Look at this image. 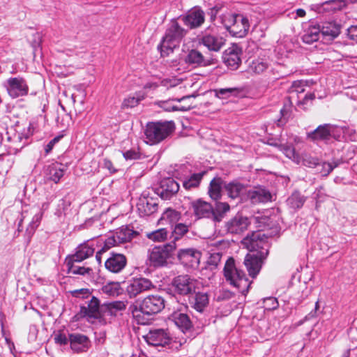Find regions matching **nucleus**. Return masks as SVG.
I'll list each match as a JSON object with an SVG mask.
<instances>
[{
	"instance_id": "nucleus-49",
	"label": "nucleus",
	"mask_w": 357,
	"mask_h": 357,
	"mask_svg": "<svg viewBox=\"0 0 357 357\" xmlns=\"http://www.w3.org/2000/svg\"><path fill=\"white\" fill-rule=\"evenodd\" d=\"M188 231L187 225L179 223L176 225L174 231H173V236L174 240L178 239L180 237L183 236L185 234H186Z\"/></svg>"
},
{
	"instance_id": "nucleus-16",
	"label": "nucleus",
	"mask_w": 357,
	"mask_h": 357,
	"mask_svg": "<svg viewBox=\"0 0 357 357\" xmlns=\"http://www.w3.org/2000/svg\"><path fill=\"white\" fill-rule=\"evenodd\" d=\"M179 190L178 183L172 178L168 177L163 178L160 182V185L157 188V194L162 199H170L174 196Z\"/></svg>"
},
{
	"instance_id": "nucleus-53",
	"label": "nucleus",
	"mask_w": 357,
	"mask_h": 357,
	"mask_svg": "<svg viewBox=\"0 0 357 357\" xmlns=\"http://www.w3.org/2000/svg\"><path fill=\"white\" fill-rule=\"evenodd\" d=\"M70 293L73 297L81 298H87L91 295L90 290L86 288L75 289L72 291Z\"/></svg>"
},
{
	"instance_id": "nucleus-14",
	"label": "nucleus",
	"mask_w": 357,
	"mask_h": 357,
	"mask_svg": "<svg viewBox=\"0 0 357 357\" xmlns=\"http://www.w3.org/2000/svg\"><path fill=\"white\" fill-rule=\"evenodd\" d=\"M143 337L148 344L153 347H165L172 340L169 333L162 328L151 329Z\"/></svg>"
},
{
	"instance_id": "nucleus-2",
	"label": "nucleus",
	"mask_w": 357,
	"mask_h": 357,
	"mask_svg": "<svg viewBox=\"0 0 357 357\" xmlns=\"http://www.w3.org/2000/svg\"><path fill=\"white\" fill-rule=\"evenodd\" d=\"M190 208L197 219L208 218L214 222H221L230 210L226 202H217L213 208L210 203L200 199L191 202Z\"/></svg>"
},
{
	"instance_id": "nucleus-54",
	"label": "nucleus",
	"mask_w": 357,
	"mask_h": 357,
	"mask_svg": "<svg viewBox=\"0 0 357 357\" xmlns=\"http://www.w3.org/2000/svg\"><path fill=\"white\" fill-rule=\"evenodd\" d=\"M343 139L350 140L351 142H356L357 133L356 130L345 126Z\"/></svg>"
},
{
	"instance_id": "nucleus-31",
	"label": "nucleus",
	"mask_w": 357,
	"mask_h": 357,
	"mask_svg": "<svg viewBox=\"0 0 357 357\" xmlns=\"http://www.w3.org/2000/svg\"><path fill=\"white\" fill-rule=\"evenodd\" d=\"M224 188L228 197L233 199L239 197L245 192V185L236 181L225 183Z\"/></svg>"
},
{
	"instance_id": "nucleus-43",
	"label": "nucleus",
	"mask_w": 357,
	"mask_h": 357,
	"mask_svg": "<svg viewBox=\"0 0 357 357\" xmlns=\"http://www.w3.org/2000/svg\"><path fill=\"white\" fill-rule=\"evenodd\" d=\"M346 6L344 0H330L323 3V7L325 10L335 11L342 9Z\"/></svg>"
},
{
	"instance_id": "nucleus-56",
	"label": "nucleus",
	"mask_w": 357,
	"mask_h": 357,
	"mask_svg": "<svg viewBox=\"0 0 357 357\" xmlns=\"http://www.w3.org/2000/svg\"><path fill=\"white\" fill-rule=\"evenodd\" d=\"M43 213H37L36 214L32 220V222L29 224L28 230L30 229L31 232H34L37 227L38 226L40 220L42 218Z\"/></svg>"
},
{
	"instance_id": "nucleus-24",
	"label": "nucleus",
	"mask_w": 357,
	"mask_h": 357,
	"mask_svg": "<svg viewBox=\"0 0 357 357\" xmlns=\"http://www.w3.org/2000/svg\"><path fill=\"white\" fill-rule=\"evenodd\" d=\"M137 209L142 216H147L156 212L158 204L153 198H141L137 204Z\"/></svg>"
},
{
	"instance_id": "nucleus-41",
	"label": "nucleus",
	"mask_w": 357,
	"mask_h": 357,
	"mask_svg": "<svg viewBox=\"0 0 357 357\" xmlns=\"http://www.w3.org/2000/svg\"><path fill=\"white\" fill-rule=\"evenodd\" d=\"M57 126L63 130H66L73 123V118L70 113H59L56 116Z\"/></svg>"
},
{
	"instance_id": "nucleus-4",
	"label": "nucleus",
	"mask_w": 357,
	"mask_h": 357,
	"mask_svg": "<svg viewBox=\"0 0 357 357\" xmlns=\"http://www.w3.org/2000/svg\"><path fill=\"white\" fill-rule=\"evenodd\" d=\"M187 31L181 27L176 20L170 21L158 49L162 56H168L174 50L178 47Z\"/></svg>"
},
{
	"instance_id": "nucleus-62",
	"label": "nucleus",
	"mask_w": 357,
	"mask_h": 357,
	"mask_svg": "<svg viewBox=\"0 0 357 357\" xmlns=\"http://www.w3.org/2000/svg\"><path fill=\"white\" fill-rule=\"evenodd\" d=\"M103 167L108 169L110 173L116 172V169L113 167V164L109 159L105 158L103 160Z\"/></svg>"
},
{
	"instance_id": "nucleus-8",
	"label": "nucleus",
	"mask_w": 357,
	"mask_h": 357,
	"mask_svg": "<svg viewBox=\"0 0 357 357\" xmlns=\"http://www.w3.org/2000/svg\"><path fill=\"white\" fill-rule=\"evenodd\" d=\"M176 243L172 241L163 246H155L149 252L148 259L151 266L154 267L163 266L167 264V259L176 249Z\"/></svg>"
},
{
	"instance_id": "nucleus-22",
	"label": "nucleus",
	"mask_w": 357,
	"mask_h": 357,
	"mask_svg": "<svg viewBox=\"0 0 357 357\" xmlns=\"http://www.w3.org/2000/svg\"><path fill=\"white\" fill-rule=\"evenodd\" d=\"M177 257L181 263L184 265L195 266L199 263L201 253L192 248L183 249L178 252Z\"/></svg>"
},
{
	"instance_id": "nucleus-59",
	"label": "nucleus",
	"mask_w": 357,
	"mask_h": 357,
	"mask_svg": "<svg viewBox=\"0 0 357 357\" xmlns=\"http://www.w3.org/2000/svg\"><path fill=\"white\" fill-rule=\"evenodd\" d=\"M54 341L60 345H66L69 342V337L68 338L65 334L59 333L54 336Z\"/></svg>"
},
{
	"instance_id": "nucleus-26",
	"label": "nucleus",
	"mask_w": 357,
	"mask_h": 357,
	"mask_svg": "<svg viewBox=\"0 0 357 357\" xmlns=\"http://www.w3.org/2000/svg\"><path fill=\"white\" fill-rule=\"evenodd\" d=\"M189 302L192 308L199 312H203L208 305V296L206 293L197 292L190 295Z\"/></svg>"
},
{
	"instance_id": "nucleus-13",
	"label": "nucleus",
	"mask_w": 357,
	"mask_h": 357,
	"mask_svg": "<svg viewBox=\"0 0 357 357\" xmlns=\"http://www.w3.org/2000/svg\"><path fill=\"white\" fill-rule=\"evenodd\" d=\"M79 312L82 317H86L88 320L97 319L102 322V305H100V300L96 296H91L86 306H81Z\"/></svg>"
},
{
	"instance_id": "nucleus-35",
	"label": "nucleus",
	"mask_w": 357,
	"mask_h": 357,
	"mask_svg": "<svg viewBox=\"0 0 357 357\" xmlns=\"http://www.w3.org/2000/svg\"><path fill=\"white\" fill-rule=\"evenodd\" d=\"M222 180L220 177L214 178L211 182L208 188V195L213 199H218L221 196Z\"/></svg>"
},
{
	"instance_id": "nucleus-50",
	"label": "nucleus",
	"mask_w": 357,
	"mask_h": 357,
	"mask_svg": "<svg viewBox=\"0 0 357 357\" xmlns=\"http://www.w3.org/2000/svg\"><path fill=\"white\" fill-rule=\"evenodd\" d=\"M70 271L73 274H79V275H90L92 272V269L90 268H86L84 266H77L72 264L70 266Z\"/></svg>"
},
{
	"instance_id": "nucleus-51",
	"label": "nucleus",
	"mask_w": 357,
	"mask_h": 357,
	"mask_svg": "<svg viewBox=\"0 0 357 357\" xmlns=\"http://www.w3.org/2000/svg\"><path fill=\"white\" fill-rule=\"evenodd\" d=\"M303 162L304 165L309 167H315L319 165V160L307 154L303 155Z\"/></svg>"
},
{
	"instance_id": "nucleus-21",
	"label": "nucleus",
	"mask_w": 357,
	"mask_h": 357,
	"mask_svg": "<svg viewBox=\"0 0 357 357\" xmlns=\"http://www.w3.org/2000/svg\"><path fill=\"white\" fill-rule=\"evenodd\" d=\"M127 259L122 254L112 253L105 261V266L109 271L114 273H120L126 266Z\"/></svg>"
},
{
	"instance_id": "nucleus-39",
	"label": "nucleus",
	"mask_w": 357,
	"mask_h": 357,
	"mask_svg": "<svg viewBox=\"0 0 357 357\" xmlns=\"http://www.w3.org/2000/svg\"><path fill=\"white\" fill-rule=\"evenodd\" d=\"M287 204L292 208L297 209L303 206L305 202V197L299 192H295L287 199Z\"/></svg>"
},
{
	"instance_id": "nucleus-17",
	"label": "nucleus",
	"mask_w": 357,
	"mask_h": 357,
	"mask_svg": "<svg viewBox=\"0 0 357 357\" xmlns=\"http://www.w3.org/2000/svg\"><path fill=\"white\" fill-rule=\"evenodd\" d=\"M250 221L248 218L237 213L226 223V228L231 234H241L248 229Z\"/></svg>"
},
{
	"instance_id": "nucleus-60",
	"label": "nucleus",
	"mask_w": 357,
	"mask_h": 357,
	"mask_svg": "<svg viewBox=\"0 0 357 357\" xmlns=\"http://www.w3.org/2000/svg\"><path fill=\"white\" fill-rule=\"evenodd\" d=\"M119 245L117 243L114 234L112 236L108 237L105 241V245L102 248H105V252L108 250L111 247Z\"/></svg>"
},
{
	"instance_id": "nucleus-32",
	"label": "nucleus",
	"mask_w": 357,
	"mask_h": 357,
	"mask_svg": "<svg viewBox=\"0 0 357 357\" xmlns=\"http://www.w3.org/2000/svg\"><path fill=\"white\" fill-rule=\"evenodd\" d=\"M330 123L318 126L314 131L307 133V137L313 141L330 139Z\"/></svg>"
},
{
	"instance_id": "nucleus-23",
	"label": "nucleus",
	"mask_w": 357,
	"mask_h": 357,
	"mask_svg": "<svg viewBox=\"0 0 357 357\" xmlns=\"http://www.w3.org/2000/svg\"><path fill=\"white\" fill-rule=\"evenodd\" d=\"M126 308V305L123 301H116L102 304V322L106 324L105 317L109 316L111 318H114L117 315L119 311L124 310Z\"/></svg>"
},
{
	"instance_id": "nucleus-6",
	"label": "nucleus",
	"mask_w": 357,
	"mask_h": 357,
	"mask_svg": "<svg viewBox=\"0 0 357 357\" xmlns=\"http://www.w3.org/2000/svg\"><path fill=\"white\" fill-rule=\"evenodd\" d=\"M224 275L227 281L237 288L243 294H245L250 287V282L244 272L235 266L234 259L229 258L225 263Z\"/></svg>"
},
{
	"instance_id": "nucleus-7",
	"label": "nucleus",
	"mask_w": 357,
	"mask_h": 357,
	"mask_svg": "<svg viewBox=\"0 0 357 357\" xmlns=\"http://www.w3.org/2000/svg\"><path fill=\"white\" fill-rule=\"evenodd\" d=\"M222 24L231 35L245 37L250 28L248 19L240 14H227L222 17Z\"/></svg>"
},
{
	"instance_id": "nucleus-34",
	"label": "nucleus",
	"mask_w": 357,
	"mask_h": 357,
	"mask_svg": "<svg viewBox=\"0 0 357 357\" xmlns=\"http://www.w3.org/2000/svg\"><path fill=\"white\" fill-rule=\"evenodd\" d=\"M47 171L48 178L57 183L61 178L63 177L65 170L61 167V165L56 163L48 166Z\"/></svg>"
},
{
	"instance_id": "nucleus-47",
	"label": "nucleus",
	"mask_w": 357,
	"mask_h": 357,
	"mask_svg": "<svg viewBox=\"0 0 357 357\" xmlns=\"http://www.w3.org/2000/svg\"><path fill=\"white\" fill-rule=\"evenodd\" d=\"M345 126H338L330 124V138L333 137L337 140H342L344 137Z\"/></svg>"
},
{
	"instance_id": "nucleus-15",
	"label": "nucleus",
	"mask_w": 357,
	"mask_h": 357,
	"mask_svg": "<svg viewBox=\"0 0 357 357\" xmlns=\"http://www.w3.org/2000/svg\"><path fill=\"white\" fill-rule=\"evenodd\" d=\"M153 287L151 281L149 279L139 278L130 281L126 287V292L129 298H132L141 293L150 290Z\"/></svg>"
},
{
	"instance_id": "nucleus-44",
	"label": "nucleus",
	"mask_w": 357,
	"mask_h": 357,
	"mask_svg": "<svg viewBox=\"0 0 357 357\" xmlns=\"http://www.w3.org/2000/svg\"><path fill=\"white\" fill-rule=\"evenodd\" d=\"M114 236L119 244L130 241L132 238L131 231L128 228H121L114 234Z\"/></svg>"
},
{
	"instance_id": "nucleus-33",
	"label": "nucleus",
	"mask_w": 357,
	"mask_h": 357,
	"mask_svg": "<svg viewBox=\"0 0 357 357\" xmlns=\"http://www.w3.org/2000/svg\"><path fill=\"white\" fill-rule=\"evenodd\" d=\"M320 33L321 27L319 24L310 26L304 31V34L302 36L303 41L307 44L317 41L319 40Z\"/></svg>"
},
{
	"instance_id": "nucleus-38",
	"label": "nucleus",
	"mask_w": 357,
	"mask_h": 357,
	"mask_svg": "<svg viewBox=\"0 0 357 357\" xmlns=\"http://www.w3.org/2000/svg\"><path fill=\"white\" fill-rule=\"evenodd\" d=\"M181 218V214L174 209L167 208L162 213L160 222L164 224L166 222L170 225L176 223Z\"/></svg>"
},
{
	"instance_id": "nucleus-5",
	"label": "nucleus",
	"mask_w": 357,
	"mask_h": 357,
	"mask_svg": "<svg viewBox=\"0 0 357 357\" xmlns=\"http://www.w3.org/2000/svg\"><path fill=\"white\" fill-rule=\"evenodd\" d=\"M175 128L173 121L148 123L144 131L147 143L156 144L161 142L172 135Z\"/></svg>"
},
{
	"instance_id": "nucleus-19",
	"label": "nucleus",
	"mask_w": 357,
	"mask_h": 357,
	"mask_svg": "<svg viewBox=\"0 0 357 357\" xmlns=\"http://www.w3.org/2000/svg\"><path fill=\"white\" fill-rule=\"evenodd\" d=\"M69 342L71 349L77 353L86 351L91 347V341L89 337L80 333L70 334Z\"/></svg>"
},
{
	"instance_id": "nucleus-10",
	"label": "nucleus",
	"mask_w": 357,
	"mask_h": 357,
	"mask_svg": "<svg viewBox=\"0 0 357 357\" xmlns=\"http://www.w3.org/2000/svg\"><path fill=\"white\" fill-rule=\"evenodd\" d=\"M307 86H308V81L307 80H296L293 82L289 89V100L291 104L294 102L297 105H307L308 102L315 98V95L313 93H307L303 97H301V95L303 94L305 90V87Z\"/></svg>"
},
{
	"instance_id": "nucleus-52",
	"label": "nucleus",
	"mask_w": 357,
	"mask_h": 357,
	"mask_svg": "<svg viewBox=\"0 0 357 357\" xmlns=\"http://www.w3.org/2000/svg\"><path fill=\"white\" fill-rule=\"evenodd\" d=\"M280 151L289 158H295L296 153L291 145L282 144L279 146Z\"/></svg>"
},
{
	"instance_id": "nucleus-29",
	"label": "nucleus",
	"mask_w": 357,
	"mask_h": 357,
	"mask_svg": "<svg viewBox=\"0 0 357 357\" xmlns=\"http://www.w3.org/2000/svg\"><path fill=\"white\" fill-rule=\"evenodd\" d=\"M321 33L329 40L337 37L340 33V25L335 22H325L320 25Z\"/></svg>"
},
{
	"instance_id": "nucleus-18",
	"label": "nucleus",
	"mask_w": 357,
	"mask_h": 357,
	"mask_svg": "<svg viewBox=\"0 0 357 357\" xmlns=\"http://www.w3.org/2000/svg\"><path fill=\"white\" fill-rule=\"evenodd\" d=\"M241 50L237 45H233L224 52L223 61L231 70H236L241 63Z\"/></svg>"
},
{
	"instance_id": "nucleus-28",
	"label": "nucleus",
	"mask_w": 357,
	"mask_h": 357,
	"mask_svg": "<svg viewBox=\"0 0 357 357\" xmlns=\"http://www.w3.org/2000/svg\"><path fill=\"white\" fill-rule=\"evenodd\" d=\"M94 251V248L88 245V243L82 244L77 247L75 254L70 257L68 264H70V262H80L93 255Z\"/></svg>"
},
{
	"instance_id": "nucleus-48",
	"label": "nucleus",
	"mask_w": 357,
	"mask_h": 357,
	"mask_svg": "<svg viewBox=\"0 0 357 357\" xmlns=\"http://www.w3.org/2000/svg\"><path fill=\"white\" fill-rule=\"evenodd\" d=\"M251 70L256 73H261L268 68V64L262 59L254 60L250 66Z\"/></svg>"
},
{
	"instance_id": "nucleus-1",
	"label": "nucleus",
	"mask_w": 357,
	"mask_h": 357,
	"mask_svg": "<svg viewBox=\"0 0 357 357\" xmlns=\"http://www.w3.org/2000/svg\"><path fill=\"white\" fill-rule=\"evenodd\" d=\"M242 243L250 251H257V253H248L244 259V264L249 275L255 278L259 273L264 259L268 255L266 248V237L261 231H254L250 236L248 235L242 241Z\"/></svg>"
},
{
	"instance_id": "nucleus-46",
	"label": "nucleus",
	"mask_w": 357,
	"mask_h": 357,
	"mask_svg": "<svg viewBox=\"0 0 357 357\" xmlns=\"http://www.w3.org/2000/svg\"><path fill=\"white\" fill-rule=\"evenodd\" d=\"M144 99V96L137 94L136 96L128 97L124 99L122 103V108L123 109H132L137 106L139 102Z\"/></svg>"
},
{
	"instance_id": "nucleus-3",
	"label": "nucleus",
	"mask_w": 357,
	"mask_h": 357,
	"mask_svg": "<svg viewBox=\"0 0 357 357\" xmlns=\"http://www.w3.org/2000/svg\"><path fill=\"white\" fill-rule=\"evenodd\" d=\"M165 307V299L159 295H150L144 298L139 303L132 305L130 310L138 324H146L144 314L152 315L160 312Z\"/></svg>"
},
{
	"instance_id": "nucleus-42",
	"label": "nucleus",
	"mask_w": 357,
	"mask_h": 357,
	"mask_svg": "<svg viewBox=\"0 0 357 357\" xmlns=\"http://www.w3.org/2000/svg\"><path fill=\"white\" fill-rule=\"evenodd\" d=\"M38 128L37 123L34 121H30L26 128H24L18 132V139L21 142L23 139H28Z\"/></svg>"
},
{
	"instance_id": "nucleus-20",
	"label": "nucleus",
	"mask_w": 357,
	"mask_h": 357,
	"mask_svg": "<svg viewBox=\"0 0 357 357\" xmlns=\"http://www.w3.org/2000/svg\"><path fill=\"white\" fill-rule=\"evenodd\" d=\"M183 24L190 29H195L200 26L204 22V13L200 9H194L186 15L181 16L179 18Z\"/></svg>"
},
{
	"instance_id": "nucleus-55",
	"label": "nucleus",
	"mask_w": 357,
	"mask_h": 357,
	"mask_svg": "<svg viewBox=\"0 0 357 357\" xmlns=\"http://www.w3.org/2000/svg\"><path fill=\"white\" fill-rule=\"evenodd\" d=\"M319 166L321 167V173L323 176H328L335 167L337 166V163L323 162Z\"/></svg>"
},
{
	"instance_id": "nucleus-27",
	"label": "nucleus",
	"mask_w": 357,
	"mask_h": 357,
	"mask_svg": "<svg viewBox=\"0 0 357 357\" xmlns=\"http://www.w3.org/2000/svg\"><path fill=\"white\" fill-rule=\"evenodd\" d=\"M170 319L179 328L183 333L188 331L192 327V321L189 317L181 312H174L170 315Z\"/></svg>"
},
{
	"instance_id": "nucleus-25",
	"label": "nucleus",
	"mask_w": 357,
	"mask_h": 357,
	"mask_svg": "<svg viewBox=\"0 0 357 357\" xmlns=\"http://www.w3.org/2000/svg\"><path fill=\"white\" fill-rule=\"evenodd\" d=\"M213 59H206L203 54L197 50H191L185 58V61L190 65L207 66L212 63Z\"/></svg>"
},
{
	"instance_id": "nucleus-63",
	"label": "nucleus",
	"mask_w": 357,
	"mask_h": 357,
	"mask_svg": "<svg viewBox=\"0 0 357 357\" xmlns=\"http://www.w3.org/2000/svg\"><path fill=\"white\" fill-rule=\"evenodd\" d=\"M348 36L352 40H357V25L351 26L348 29Z\"/></svg>"
},
{
	"instance_id": "nucleus-37",
	"label": "nucleus",
	"mask_w": 357,
	"mask_h": 357,
	"mask_svg": "<svg viewBox=\"0 0 357 357\" xmlns=\"http://www.w3.org/2000/svg\"><path fill=\"white\" fill-rule=\"evenodd\" d=\"M169 231L165 228L159 229L151 232H147L146 237L155 243H161L167 240Z\"/></svg>"
},
{
	"instance_id": "nucleus-45",
	"label": "nucleus",
	"mask_w": 357,
	"mask_h": 357,
	"mask_svg": "<svg viewBox=\"0 0 357 357\" xmlns=\"http://www.w3.org/2000/svg\"><path fill=\"white\" fill-rule=\"evenodd\" d=\"M241 91L238 88H225L217 89L215 93L217 97L220 98H225L231 96H237Z\"/></svg>"
},
{
	"instance_id": "nucleus-40",
	"label": "nucleus",
	"mask_w": 357,
	"mask_h": 357,
	"mask_svg": "<svg viewBox=\"0 0 357 357\" xmlns=\"http://www.w3.org/2000/svg\"><path fill=\"white\" fill-rule=\"evenodd\" d=\"M204 174V172L193 174L189 178L183 181V187L187 190L198 187Z\"/></svg>"
},
{
	"instance_id": "nucleus-61",
	"label": "nucleus",
	"mask_w": 357,
	"mask_h": 357,
	"mask_svg": "<svg viewBox=\"0 0 357 357\" xmlns=\"http://www.w3.org/2000/svg\"><path fill=\"white\" fill-rule=\"evenodd\" d=\"M221 255L218 252L213 253L211 255L209 258V264L211 265L217 266L218 263L220 261Z\"/></svg>"
},
{
	"instance_id": "nucleus-30",
	"label": "nucleus",
	"mask_w": 357,
	"mask_h": 357,
	"mask_svg": "<svg viewBox=\"0 0 357 357\" xmlns=\"http://www.w3.org/2000/svg\"><path fill=\"white\" fill-rule=\"evenodd\" d=\"M248 197L253 204L267 202L271 199L269 191L260 188L248 191Z\"/></svg>"
},
{
	"instance_id": "nucleus-11",
	"label": "nucleus",
	"mask_w": 357,
	"mask_h": 357,
	"mask_svg": "<svg viewBox=\"0 0 357 357\" xmlns=\"http://www.w3.org/2000/svg\"><path fill=\"white\" fill-rule=\"evenodd\" d=\"M3 86L12 98L26 96L29 92L26 81L22 77L8 78L3 83Z\"/></svg>"
},
{
	"instance_id": "nucleus-64",
	"label": "nucleus",
	"mask_w": 357,
	"mask_h": 357,
	"mask_svg": "<svg viewBox=\"0 0 357 357\" xmlns=\"http://www.w3.org/2000/svg\"><path fill=\"white\" fill-rule=\"evenodd\" d=\"M319 301H317L315 303L314 310L311 311L307 315H306L305 317V320H309L312 318L315 317L317 316V311L319 310Z\"/></svg>"
},
{
	"instance_id": "nucleus-12",
	"label": "nucleus",
	"mask_w": 357,
	"mask_h": 357,
	"mask_svg": "<svg viewBox=\"0 0 357 357\" xmlns=\"http://www.w3.org/2000/svg\"><path fill=\"white\" fill-rule=\"evenodd\" d=\"M197 281L188 275L176 277L172 282L174 291L182 296L192 295L195 291Z\"/></svg>"
},
{
	"instance_id": "nucleus-57",
	"label": "nucleus",
	"mask_w": 357,
	"mask_h": 357,
	"mask_svg": "<svg viewBox=\"0 0 357 357\" xmlns=\"http://www.w3.org/2000/svg\"><path fill=\"white\" fill-rule=\"evenodd\" d=\"M126 160H136L139 158V152L135 149H130L123 153Z\"/></svg>"
},
{
	"instance_id": "nucleus-58",
	"label": "nucleus",
	"mask_w": 357,
	"mask_h": 357,
	"mask_svg": "<svg viewBox=\"0 0 357 357\" xmlns=\"http://www.w3.org/2000/svg\"><path fill=\"white\" fill-rule=\"evenodd\" d=\"M63 137V135H58L53 138L51 141L49 142V143L45 146V151L46 154L50 153L52 150L53 149L54 145L58 143L61 139Z\"/></svg>"
},
{
	"instance_id": "nucleus-9",
	"label": "nucleus",
	"mask_w": 357,
	"mask_h": 357,
	"mask_svg": "<svg viewBox=\"0 0 357 357\" xmlns=\"http://www.w3.org/2000/svg\"><path fill=\"white\" fill-rule=\"evenodd\" d=\"M199 43L210 51L218 52L225 45V40L219 35L216 27L209 26L199 36Z\"/></svg>"
},
{
	"instance_id": "nucleus-36",
	"label": "nucleus",
	"mask_w": 357,
	"mask_h": 357,
	"mask_svg": "<svg viewBox=\"0 0 357 357\" xmlns=\"http://www.w3.org/2000/svg\"><path fill=\"white\" fill-rule=\"evenodd\" d=\"M121 284L118 282H109L104 284L100 291L109 296H118L121 293Z\"/></svg>"
}]
</instances>
